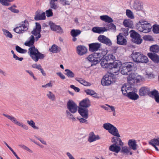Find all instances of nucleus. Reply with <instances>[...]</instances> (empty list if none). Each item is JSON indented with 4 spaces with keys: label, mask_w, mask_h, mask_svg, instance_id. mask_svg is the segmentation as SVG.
I'll list each match as a JSON object with an SVG mask.
<instances>
[{
    "label": "nucleus",
    "mask_w": 159,
    "mask_h": 159,
    "mask_svg": "<svg viewBox=\"0 0 159 159\" xmlns=\"http://www.w3.org/2000/svg\"><path fill=\"white\" fill-rule=\"evenodd\" d=\"M103 127L115 136L111 139V142L113 144L109 147V150L116 153H118L119 152V134L118 129L109 123L104 124Z\"/></svg>",
    "instance_id": "nucleus-1"
},
{
    "label": "nucleus",
    "mask_w": 159,
    "mask_h": 159,
    "mask_svg": "<svg viewBox=\"0 0 159 159\" xmlns=\"http://www.w3.org/2000/svg\"><path fill=\"white\" fill-rule=\"evenodd\" d=\"M115 59V57L112 54H108L102 60L101 63V66L104 68L109 69L111 70L118 69L117 67L119 65V60H115L113 63H108V61H113Z\"/></svg>",
    "instance_id": "nucleus-2"
},
{
    "label": "nucleus",
    "mask_w": 159,
    "mask_h": 159,
    "mask_svg": "<svg viewBox=\"0 0 159 159\" xmlns=\"http://www.w3.org/2000/svg\"><path fill=\"white\" fill-rule=\"evenodd\" d=\"M119 68L117 70H110V72L106 74L102 78L101 80L102 84L103 86H108L110 85L114 80L113 76L118 75Z\"/></svg>",
    "instance_id": "nucleus-3"
},
{
    "label": "nucleus",
    "mask_w": 159,
    "mask_h": 159,
    "mask_svg": "<svg viewBox=\"0 0 159 159\" xmlns=\"http://www.w3.org/2000/svg\"><path fill=\"white\" fill-rule=\"evenodd\" d=\"M152 27L150 23L143 20L139 21L136 25V28L138 30L145 33L150 32Z\"/></svg>",
    "instance_id": "nucleus-4"
},
{
    "label": "nucleus",
    "mask_w": 159,
    "mask_h": 159,
    "mask_svg": "<svg viewBox=\"0 0 159 159\" xmlns=\"http://www.w3.org/2000/svg\"><path fill=\"white\" fill-rule=\"evenodd\" d=\"M28 53L32 59L35 62L38 61L39 58L43 59L44 57L43 54L40 53L37 49H36L34 46L29 49Z\"/></svg>",
    "instance_id": "nucleus-5"
},
{
    "label": "nucleus",
    "mask_w": 159,
    "mask_h": 159,
    "mask_svg": "<svg viewBox=\"0 0 159 159\" xmlns=\"http://www.w3.org/2000/svg\"><path fill=\"white\" fill-rule=\"evenodd\" d=\"M131 8L137 11H140L137 13L138 15L143 16L145 15V12L143 10V6L142 3L139 0H135L133 3Z\"/></svg>",
    "instance_id": "nucleus-6"
},
{
    "label": "nucleus",
    "mask_w": 159,
    "mask_h": 159,
    "mask_svg": "<svg viewBox=\"0 0 159 159\" xmlns=\"http://www.w3.org/2000/svg\"><path fill=\"white\" fill-rule=\"evenodd\" d=\"M131 57L133 61L136 63H147L148 61L147 57L139 52H133Z\"/></svg>",
    "instance_id": "nucleus-7"
},
{
    "label": "nucleus",
    "mask_w": 159,
    "mask_h": 159,
    "mask_svg": "<svg viewBox=\"0 0 159 159\" xmlns=\"http://www.w3.org/2000/svg\"><path fill=\"white\" fill-rule=\"evenodd\" d=\"M28 21L26 20L17 25V26L13 30L16 33L22 34L27 30L28 29Z\"/></svg>",
    "instance_id": "nucleus-8"
},
{
    "label": "nucleus",
    "mask_w": 159,
    "mask_h": 159,
    "mask_svg": "<svg viewBox=\"0 0 159 159\" xmlns=\"http://www.w3.org/2000/svg\"><path fill=\"white\" fill-rule=\"evenodd\" d=\"M121 73L123 75H127L128 72L132 70V68L134 66V64L132 62H129L121 64Z\"/></svg>",
    "instance_id": "nucleus-9"
},
{
    "label": "nucleus",
    "mask_w": 159,
    "mask_h": 159,
    "mask_svg": "<svg viewBox=\"0 0 159 159\" xmlns=\"http://www.w3.org/2000/svg\"><path fill=\"white\" fill-rule=\"evenodd\" d=\"M130 37L132 39V41L138 44H140L143 41L139 34L133 30L130 31Z\"/></svg>",
    "instance_id": "nucleus-10"
},
{
    "label": "nucleus",
    "mask_w": 159,
    "mask_h": 159,
    "mask_svg": "<svg viewBox=\"0 0 159 159\" xmlns=\"http://www.w3.org/2000/svg\"><path fill=\"white\" fill-rule=\"evenodd\" d=\"M67 107L69 112L72 113H75L77 110V105L72 100H70L67 102Z\"/></svg>",
    "instance_id": "nucleus-11"
},
{
    "label": "nucleus",
    "mask_w": 159,
    "mask_h": 159,
    "mask_svg": "<svg viewBox=\"0 0 159 159\" xmlns=\"http://www.w3.org/2000/svg\"><path fill=\"white\" fill-rule=\"evenodd\" d=\"M36 27L34 29L31 33L33 34L35 37V40L37 41L41 37L40 32L41 31V26L38 23H36Z\"/></svg>",
    "instance_id": "nucleus-12"
},
{
    "label": "nucleus",
    "mask_w": 159,
    "mask_h": 159,
    "mask_svg": "<svg viewBox=\"0 0 159 159\" xmlns=\"http://www.w3.org/2000/svg\"><path fill=\"white\" fill-rule=\"evenodd\" d=\"M98 39L100 42L107 46H111L112 45V42L111 40L104 35H100L98 37Z\"/></svg>",
    "instance_id": "nucleus-13"
},
{
    "label": "nucleus",
    "mask_w": 159,
    "mask_h": 159,
    "mask_svg": "<svg viewBox=\"0 0 159 159\" xmlns=\"http://www.w3.org/2000/svg\"><path fill=\"white\" fill-rule=\"evenodd\" d=\"M108 30V29L106 27H94L92 29V31L94 33L101 34L103 33Z\"/></svg>",
    "instance_id": "nucleus-14"
},
{
    "label": "nucleus",
    "mask_w": 159,
    "mask_h": 159,
    "mask_svg": "<svg viewBox=\"0 0 159 159\" xmlns=\"http://www.w3.org/2000/svg\"><path fill=\"white\" fill-rule=\"evenodd\" d=\"M49 25L51 29L53 31H57L58 33H63L62 29L60 26L57 25L51 21L49 22Z\"/></svg>",
    "instance_id": "nucleus-15"
},
{
    "label": "nucleus",
    "mask_w": 159,
    "mask_h": 159,
    "mask_svg": "<svg viewBox=\"0 0 159 159\" xmlns=\"http://www.w3.org/2000/svg\"><path fill=\"white\" fill-rule=\"evenodd\" d=\"M102 44L98 43H95L89 45V50L92 52L96 51L100 48Z\"/></svg>",
    "instance_id": "nucleus-16"
},
{
    "label": "nucleus",
    "mask_w": 159,
    "mask_h": 159,
    "mask_svg": "<svg viewBox=\"0 0 159 159\" xmlns=\"http://www.w3.org/2000/svg\"><path fill=\"white\" fill-rule=\"evenodd\" d=\"M78 112L84 118L87 119L88 117V110L87 108L79 107Z\"/></svg>",
    "instance_id": "nucleus-17"
},
{
    "label": "nucleus",
    "mask_w": 159,
    "mask_h": 159,
    "mask_svg": "<svg viewBox=\"0 0 159 159\" xmlns=\"http://www.w3.org/2000/svg\"><path fill=\"white\" fill-rule=\"evenodd\" d=\"M77 52L78 54L80 56H82L85 54L87 52V49L84 46L79 45L77 48Z\"/></svg>",
    "instance_id": "nucleus-18"
},
{
    "label": "nucleus",
    "mask_w": 159,
    "mask_h": 159,
    "mask_svg": "<svg viewBox=\"0 0 159 159\" xmlns=\"http://www.w3.org/2000/svg\"><path fill=\"white\" fill-rule=\"evenodd\" d=\"M100 139L98 135H95L93 132H90L89 135L88 141L89 143H92Z\"/></svg>",
    "instance_id": "nucleus-19"
},
{
    "label": "nucleus",
    "mask_w": 159,
    "mask_h": 159,
    "mask_svg": "<svg viewBox=\"0 0 159 159\" xmlns=\"http://www.w3.org/2000/svg\"><path fill=\"white\" fill-rule=\"evenodd\" d=\"M90 105V102L88 98H85L80 103L79 107L87 108Z\"/></svg>",
    "instance_id": "nucleus-20"
},
{
    "label": "nucleus",
    "mask_w": 159,
    "mask_h": 159,
    "mask_svg": "<svg viewBox=\"0 0 159 159\" xmlns=\"http://www.w3.org/2000/svg\"><path fill=\"white\" fill-rule=\"evenodd\" d=\"M106 53L105 52H95L94 53V55L96 57L97 63L100 61L105 56Z\"/></svg>",
    "instance_id": "nucleus-21"
},
{
    "label": "nucleus",
    "mask_w": 159,
    "mask_h": 159,
    "mask_svg": "<svg viewBox=\"0 0 159 159\" xmlns=\"http://www.w3.org/2000/svg\"><path fill=\"white\" fill-rule=\"evenodd\" d=\"M149 91L148 88L143 87H141L139 90V93L140 96H145L147 95Z\"/></svg>",
    "instance_id": "nucleus-22"
},
{
    "label": "nucleus",
    "mask_w": 159,
    "mask_h": 159,
    "mask_svg": "<svg viewBox=\"0 0 159 159\" xmlns=\"http://www.w3.org/2000/svg\"><path fill=\"white\" fill-rule=\"evenodd\" d=\"M148 57L154 62L158 63L159 62V57L155 53H149L148 54Z\"/></svg>",
    "instance_id": "nucleus-23"
},
{
    "label": "nucleus",
    "mask_w": 159,
    "mask_h": 159,
    "mask_svg": "<svg viewBox=\"0 0 159 159\" xmlns=\"http://www.w3.org/2000/svg\"><path fill=\"white\" fill-rule=\"evenodd\" d=\"M151 96L154 98L156 101L158 103H159V93L158 91L156 90L150 92Z\"/></svg>",
    "instance_id": "nucleus-24"
},
{
    "label": "nucleus",
    "mask_w": 159,
    "mask_h": 159,
    "mask_svg": "<svg viewBox=\"0 0 159 159\" xmlns=\"http://www.w3.org/2000/svg\"><path fill=\"white\" fill-rule=\"evenodd\" d=\"M128 145L130 149L134 150H136L137 148V144L135 140H129L128 142Z\"/></svg>",
    "instance_id": "nucleus-25"
},
{
    "label": "nucleus",
    "mask_w": 159,
    "mask_h": 159,
    "mask_svg": "<svg viewBox=\"0 0 159 159\" xmlns=\"http://www.w3.org/2000/svg\"><path fill=\"white\" fill-rule=\"evenodd\" d=\"M150 144L154 147L157 151H158L159 149L156 145L159 146V138L154 139H152L149 142Z\"/></svg>",
    "instance_id": "nucleus-26"
},
{
    "label": "nucleus",
    "mask_w": 159,
    "mask_h": 159,
    "mask_svg": "<svg viewBox=\"0 0 159 159\" xmlns=\"http://www.w3.org/2000/svg\"><path fill=\"white\" fill-rule=\"evenodd\" d=\"M127 97L134 100H137L139 98V95L134 92H129L127 94Z\"/></svg>",
    "instance_id": "nucleus-27"
},
{
    "label": "nucleus",
    "mask_w": 159,
    "mask_h": 159,
    "mask_svg": "<svg viewBox=\"0 0 159 159\" xmlns=\"http://www.w3.org/2000/svg\"><path fill=\"white\" fill-rule=\"evenodd\" d=\"M100 18L102 20L105 21L108 23L113 22L112 18L107 15H103L100 16Z\"/></svg>",
    "instance_id": "nucleus-28"
},
{
    "label": "nucleus",
    "mask_w": 159,
    "mask_h": 159,
    "mask_svg": "<svg viewBox=\"0 0 159 159\" xmlns=\"http://www.w3.org/2000/svg\"><path fill=\"white\" fill-rule=\"evenodd\" d=\"M35 39L33 35H31L29 38V40L25 43V45L27 46L32 47L34 42Z\"/></svg>",
    "instance_id": "nucleus-29"
},
{
    "label": "nucleus",
    "mask_w": 159,
    "mask_h": 159,
    "mask_svg": "<svg viewBox=\"0 0 159 159\" xmlns=\"http://www.w3.org/2000/svg\"><path fill=\"white\" fill-rule=\"evenodd\" d=\"M2 115L3 116L6 117L8 119L11 120L12 122L17 125L19 122V121L17 120L16 118L12 116H10L5 114H3Z\"/></svg>",
    "instance_id": "nucleus-30"
},
{
    "label": "nucleus",
    "mask_w": 159,
    "mask_h": 159,
    "mask_svg": "<svg viewBox=\"0 0 159 159\" xmlns=\"http://www.w3.org/2000/svg\"><path fill=\"white\" fill-rule=\"evenodd\" d=\"M135 74V73H131L129 74L127 78V82L128 83L131 84L134 81L136 76Z\"/></svg>",
    "instance_id": "nucleus-31"
},
{
    "label": "nucleus",
    "mask_w": 159,
    "mask_h": 159,
    "mask_svg": "<svg viewBox=\"0 0 159 159\" xmlns=\"http://www.w3.org/2000/svg\"><path fill=\"white\" fill-rule=\"evenodd\" d=\"M135 75L136 76H135L134 81L136 83H139L145 80L144 77L143 76L139 75L137 73H135Z\"/></svg>",
    "instance_id": "nucleus-32"
},
{
    "label": "nucleus",
    "mask_w": 159,
    "mask_h": 159,
    "mask_svg": "<svg viewBox=\"0 0 159 159\" xmlns=\"http://www.w3.org/2000/svg\"><path fill=\"white\" fill-rule=\"evenodd\" d=\"M121 36L126 37L129 34V29L127 28H121L120 30Z\"/></svg>",
    "instance_id": "nucleus-33"
},
{
    "label": "nucleus",
    "mask_w": 159,
    "mask_h": 159,
    "mask_svg": "<svg viewBox=\"0 0 159 159\" xmlns=\"http://www.w3.org/2000/svg\"><path fill=\"white\" fill-rule=\"evenodd\" d=\"M45 12H43L40 14L37 12L36 15L34 17V19L36 20H41L45 19Z\"/></svg>",
    "instance_id": "nucleus-34"
},
{
    "label": "nucleus",
    "mask_w": 159,
    "mask_h": 159,
    "mask_svg": "<svg viewBox=\"0 0 159 159\" xmlns=\"http://www.w3.org/2000/svg\"><path fill=\"white\" fill-rule=\"evenodd\" d=\"M75 80L80 83L81 84H83L85 86H90L91 84L86 81L85 80H83L81 78L76 77L75 78Z\"/></svg>",
    "instance_id": "nucleus-35"
},
{
    "label": "nucleus",
    "mask_w": 159,
    "mask_h": 159,
    "mask_svg": "<svg viewBox=\"0 0 159 159\" xmlns=\"http://www.w3.org/2000/svg\"><path fill=\"white\" fill-rule=\"evenodd\" d=\"M131 149L130 148L126 146H123L121 148L120 152L125 155H128Z\"/></svg>",
    "instance_id": "nucleus-36"
},
{
    "label": "nucleus",
    "mask_w": 159,
    "mask_h": 159,
    "mask_svg": "<svg viewBox=\"0 0 159 159\" xmlns=\"http://www.w3.org/2000/svg\"><path fill=\"white\" fill-rule=\"evenodd\" d=\"M88 59L89 61L92 62L94 64L98 63L96 57L94 55V53L90 55L88 57Z\"/></svg>",
    "instance_id": "nucleus-37"
},
{
    "label": "nucleus",
    "mask_w": 159,
    "mask_h": 159,
    "mask_svg": "<svg viewBox=\"0 0 159 159\" xmlns=\"http://www.w3.org/2000/svg\"><path fill=\"white\" fill-rule=\"evenodd\" d=\"M65 71L66 72L65 74L68 77L72 78L75 77L74 74L70 70L66 69L65 70Z\"/></svg>",
    "instance_id": "nucleus-38"
},
{
    "label": "nucleus",
    "mask_w": 159,
    "mask_h": 159,
    "mask_svg": "<svg viewBox=\"0 0 159 159\" xmlns=\"http://www.w3.org/2000/svg\"><path fill=\"white\" fill-rule=\"evenodd\" d=\"M48 98L52 101H54L56 100L55 95L51 92L49 91L46 94Z\"/></svg>",
    "instance_id": "nucleus-39"
},
{
    "label": "nucleus",
    "mask_w": 159,
    "mask_h": 159,
    "mask_svg": "<svg viewBox=\"0 0 159 159\" xmlns=\"http://www.w3.org/2000/svg\"><path fill=\"white\" fill-rule=\"evenodd\" d=\"M127 85H125L121 88V91L123 94L126 96H127V93H129L127 91L128 90V88L130 86L129 85H128V87H127Z\"/></svg>",
    "instance_id": "nucleus-40"
},
{
    "label": "nucleus",
    "mask_w": 159,
    "mask_h": 159,
    "mask_svg": "<svg viewBox=\"0 0 159 159\" xmlns=\"http://www.w3.org/2000/svg\"><path fill=\"white\" fill-rule=\"evenodd\" d=\"M126 37L121 36L120 34V45H125L127 44Z\"/></svg>",
    "instance_id": "nucleus-41"
},
{
    "label": "nucleus",
    "mask_w": 159,
    "mask_h": 159,
    "mask_svg": "<svg viewBox=\"0 0 159 159\" xmlns=\"http://www.w3.org/2000/svg\"><path fill=\"white\" fill-rule=\"evenodd\" d=\"M81 32V31L79 30L73 29L71 30L70 34L72 37H76L80 34Z\"/></svg>",
    "instance_id": "nucleus-42"
},
{
    "label": "nucleus",
    "mask_w": 159,
    "mask_h": 159,
    "mask_svg": "<svg viewBox=\"0 0 159 159\" xmlns=\"http://www.w3.org/2000/svg\"><path fill=\"white\" fill-rule=\"evenodd\" d=\"M150 49L152 52H157L159 51V47L157 45H153L150 47Z\"/></svg>",
    "instance_id": "nucleus-43"
},
{
    "label": "nucleus",
    "mask_w": 159,
    "mask_h": 159,
    "mask_svg": "<svg viewBox=\"0 0 159 159\" xmlns=\"http://www.w3.org/2000/svg\"><path fill=\"white\" fill-rule=\"evenodd\" d=\"M124 25L127 27L130 28L132 25V22L128 20H125L123 22Z\"/></svg>",
    "instance_id": "nucleus-44"
},
{
    "label": "nucleus",
    "mask_w": 159,
    "mask_h": 159,
    "mask_svg": "<svg viewBox=\"0 0 159 159\" xmlns=\"http://www.w3.org/2000/svg\"><path fill=\"white\" fill-rule=\"evenodd\" d=\"M126 13V16L128 18L131 19H134V18L133 12L130 10L127 9Z\"/></svg>",
    "instance_id": "nucleus-45"
},
{
    "label": "nucleus",
    "mask_w": 159,
    "mask_h": 159,
    "mask_svg": "<svg viewBox=\"0 0 159 159\" xmlns=\"http://www.w3.org/2000/svg\"><path fill=\"white\" fill-rule=\"evenodd\" d=\"M57 1H55L54 0H50V8L54 9H56L58 8V7L57 5V4L55 3V2Z\"/></svg>",
    "instance_id": "nucleus-46"
},
{
    "label": "nucleus",
    "mask_w": 159,
    "mask_h": 159,
    "mask_svg": "<svg viewBox=\"0 0 159 159\" xmlns=\"http://www.w3.org/2000/svg\"><path fill=\"white\" fill-rule=\"evenodd\" d=\"M27 123L31 126L33 128L35 129H38L39 128L38 127L36 126L35 125V123L34 121L31 120L30 121L29 120H27L26 121Z\"/></svg>",
    "instance_id": "nucleus-47"
},
{
    "label": "nucleus",
    "mask_w": 159,
    "mask_h": 159,
    "mask_svg": "<svg viewBox=\"0 0 159 159\" xmlns=\"http://www.w3.org/2000/svg\"><path fill=\"white\" fill-rule=\"evenodd\" d=\"M2 30L3 32V34L7 37L10 38H12V35L7 30L2 29Z\"/></svg>",
    "instance_id": "nucleus-48"
},
{
    "label": "nucleus",
    "mask_w": 159,
    "mask_h": 159,
    "mask_svg": "<svg viewBox=\"0 0 159 159\" xmlns=\"http://www.w3.org/2000/svg\"><path fill=\"white\" fill-rule=\"evenodd\" d=\"M106 26L107 27H106L108 29V30L109 29L115 30L116 29L115 25L111 23H107L106 25Z\"/></svg>",
    "instance_id": "nucleus-49"
},
{
    "label": "nucleus",
    "mask_w": 159,
    "mask_h": 159,
    "mask_svg": "<svg viewBox=\"0 0 159 159\" xmlns=\"http://www.w3.org/2000/svg\"><path fill=\"white\" fill-rule=\"evenodd\" d=\"M16 49L17 52L21 53H24L27 52L26 50L23 49L18 46L16 47Z\"/></svg>",
    "instance_id": "nucleus-50"
},
{
    "label": "nucleus",
    "mask_w": 159,
    "mask_h": 159,
    "mask_svg": "<svg viewBox=\"0 0 159 159\" xmlns=\"http://www.w3.org/2000/svg\"><path fill=\"white\" fill-rule=\"evenodd\" d=\"M67 116L70 119L72 120L73 121H76V119L74 117L73 115L71 114L69 111L67 110L66 111Z\"/></svg>",
    "instance_id": "nucleus-51"
},
{
    "label": "nucleus",
    "mask_w": 159,
    "mask_h": 159,
    "mask_svg": "<svg viewBox=\"0 0 159 159\" xmlns=\"http://www.w3.org/2000/svg\"><path fill=\"white\" fill-rule=\"evenodd\" d=\"M152 31L154 33L159 34V25H154L153 26Z\"/></svg>",
    "instance_id": "nucleus-52"
},
{
    "label": "nucleus",
    "mask_w": 159,
    "mask_h": 159,
    "mask_svg": "<svg viewBox=\"0 0 159 159\" xmlns=\"http://www.w3.org/2000/svg\"><path fill=\"white\" fill-rule=\"evenodd\" d=\"M49 51L54 53H56L57 52V47L56 45H53Z\"/></svg>",
    "instance_id": "nucleus-53"
},
{
    "label": "nucleus",
    "mask_w": 159,
    "mask_h": 159,
    "mask_svg": "<svg viewBox=\"0 0 159 159\" xmlns=\"http://www.w3.org/2000/svg\"><path fill=\"white\" fill-rule=\"evenodd\" d=\"M145 75L149 79H152L154 78V75L151 72L146 71Z\"/></svg>",
    "instance_id": "nucleus-54"
},
{
    "label": "nucleus",
    "mask_w": 159,
    "mask_h": 159,
    "mask_svg": "<svg viewBox=\"0 0 159 159\" xmlns=\"http://www.w3.org/2000/svg\"><path fill=\"white\" fill-rule=\"evenodd\" d=\"M19 146H20V148L24 149L25 150L29 152H33V151L29 149L28 147L23 144L19 145Z\"/></svg>",
    "instance_id": "nucleus-55"
},
{
    "label": "nucleus",
    "mask_w": 159,
    "mask_h": 159,
    "mask_svg": "<svg viewBox=\"0 0 159 159\" xmlns=\"http://www.w3.org/2000/svg\"><path fill=\"white\" fill-rule=\"evenodd\" d=\"M46 13L48 17L51 16L53 15L52 10L51 9H49L48 10L46 11Z\"/></svg>",
    "instance_id": "nucleus-56"
},
{
    "label": "nucleus",
    "mask_w": 159,
    "mask_h": 159,
    "mask_svg": "<svg viewBox=\"0 0 159 159\" xmlns=\"http://www.w3.org/2000/svg\"><path fill=\"white\" fill-rule=\"evenodd\" d=\"M17 125L20 126L22 127L23 129L25 130H28L29 129L28 127L22 123L19 122Z\"/></svg>",
    "instance_id": "nucleus-57"
},
{
    "label": "nucleus",
    "mask_w": 159,
    "mask_h": 159,
    "mask_svg": "<svg viewBox=\"0 0 159 159\" xmlns=\"http://www.w3.org/2000/svg\"><path fill=\"white\" fill-rule=\"evenodd\" d=\"M85 92L88 95L92 96L93 94L94 93V91L92 90L87 89L85 90Z\"/></svg>",
    "instance_id": "nucleus-58"
},
{
    "label": "nucleus",
    "mask_w": 159,
    "mask_h": 159,
    "mask_svg": "<svg viewBox=\"0 0 159 159\" xmlns=\"http://www.w3.org/2000/svg\"><path fill=\"white\" fill-rule=\"evenodd\" d=\"M26 72H27V73H28L29 74V75H30V76H31L33 77V79L35 80H37V78L34 76V74L32 72V71H29V70H26Z\"/></svg>",
    "instance_id": "nucleus-59"
},
{
    "label": "nucleus",
    "mask_w": 159,
    "mask_h": 159,
    "mask_svg": "<svg viewBox=\"0 0 159 159\" xmlns=\"http://www.w3.org/2000/svg\"><path fill=\"white\" fill-rule=\"evenodd\" d=\"M9 9L13 12L15 13H18L19 12V10L13 8L12 7H11L9 8Z\"/></svg>",
    "instance_id": "nucleus-60"
},
{
    "label": "nucleus",
    "mask_w": 159,
    "mask_h": 159,
    "mask_svg": "<svg viewBox=\"0 0 159 159\" xmlns=\"http://www.w3.org/2000/svg\"><path fill=\"white\" fill-rule=\"evenodd\" d=\"M60 1L61 2V3L64 5H69L70 4L69 2L67 0H60Z\"/></svg>",
    "instance_id": "nucleus-61"
},
{
    "label": "nucleus",
    "mask_w": 159,
    "mask_h": 159,
    "mask_svg": "<svg viewBox=\"0 0 159 159\" xmlns=\"http://www.w3.org/2000/svg\"><path fill=\"white\" fill-rule=\"evenodd\" d=\"M70 87L71 89H73L75 91L77 92H79L80 90L79 88L75 87L74 85H70Z\"/></svg>",
    "instance_id": "nucleus-62"
},
{
    "label": "nucleus",
    "mask_w": 159,
    "mask_h": 159,
    "mask_svg": "<svg viewBox=\"0 0 159 159\" xmlns=\"http://www.w3.org/2000/svg\"><path fill=\"white\" fill-rule=\"evenodd\" d=\"M13 58L16 60H18L20 61H22L23 59V57H19L16 54L14 55Z\"/></svg>",
    "instance_id": "nucleus-63"
},
{
    "label": "nucleus",
    "mask_w": 159,
    "mask_h": 159,
    "mask_svg": "<svg viewBox=\"0 0 159 159\" xmlns=\"http://www.w3.org/2000/svg\"><path fill=\"white\" fill-rule=\"evenodd\" d=\"M66 155L69 158V159H75L73 155L69 152H66Z\"/></svg>",
    "instance_id": "nucleus-64"
}]
</instances>
